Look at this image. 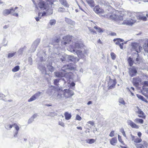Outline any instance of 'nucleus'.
Here are the masks:
<instances>
[{"label": "nucleus", "instance_id": "f257e3e1", "mask_svg": "<svg viewBox=\"0 0 148 148\" xmlns=\"http://www.w3.org/2000/svg\"><path fill=\"white\" fill-rule=\"evenodd\" d=\"M74 43L73 42L71 43L69 47L68 50L69 51L75 53L77 55L79 58H84L85 55L86 54L87 51L84 50L83 52L79 50H76V49H81L84 46V45L82 41L78 40H74Z\"/></svg>", "mask_w": 148, "mask_h": 148}, {"label": "nucleus", "instance_id": "f03ea898", "mask_svg": "<svg viewBox=\"0 0 148 148\" xmlns=\"http://www.w3.org/2000/svg\"><path fill=\"white\" fill-rule=\"evenodd\" d=\"M75 66L72 64H70L64 66L62 68L61 71L55 72L54 75L57 77H64L65 75L69 73L70 71L75 69Z\"/></svg>", "mask_w": 148, "mask_h": 148}, {"label": "nucleus", "instance_id": "7ed1b4c3", "mask_svg": "<svg viewBox=\"0 0 148 148\" xmlns=\"http://www.w3.org/2000/svg\"><path fill=\"white\" fill-rule=\"evenodd\" d=\"M74 95L73 91L69 89L64 90L58 92L57 97L61 99H66Z\"/></svg>", "mask_w": 148, "mask_h": 148}, {"label": "nucleus", "instance_id": "20e7f679", "mask_svg": "<svg viewBox=\"0 0 148 148\" xmlns=\"http://www.w3.org/2000/svg\"><path fill=\"white\" fill-rule=\"evenodd\" d=\"M35 5L36 8H39L42 10H47V8L45 2L42 0H32Z\"/></svg>", "mask_w": 148, "mask_h": 148}, {"label": "nucleus", "instance_id": "39448f33", "mask_svg": "<svg viewBox=\"0 0 148 148\" xmlns=\"http://www.w3.org/2000/svg\"><path fill=\"white\" fill-rule=\"evenodd\" d=\"M134 14V13H131V12H129L128 13V14L130 17L132 16L134 17V16H133V15ZM136 21V20L135 19V18H134V17H133L132 18H129L127 20L124 21H123V24H124L132 25L133 24V23H135Z\"/></svg>", "mask_w": 148, "mask_h": 148}, {"label": "nucleus", "instance_id": "423d86ee", "mask_svg": "<svg viewBox=\"0 0 148 148\" xmlns=\"http://www.w3.org/2000/svg\"><path fill=\"white\" fill-rule=\"evenodd\" d=\"M72 36L69 35L64 36L61 42L62 45H66L67 44H68L72 40Z\"/></svg>", "mask_w": 148, "mask_h": 148}, {"label": "nucleus", "instance_id": "0eeeda50", "mask_svg": "<svg viewBox=\"0 0 148 148\" xmlns=\"http://www.w3.org/2000/svg\"><path fill=\"white\" fill-rule=\"evenodd\" d=\"M131 45L132 47V49H133L137 53L140 52L142 50V47L140 46L136 42L132 43L131 44Z\"/></svg>", "mask_w": 148, "mask_h": 148}, {"label": "nucleus", "instance_id": "6e6552de", "mask_svg": "<svg viewBox=\"0 0 148 148\" xmlns=\"http://www.w3.org/2000/svg\"><path fill=\"white\" fill-rule=\"evenodd\" d=\"M12 10V9H5L3 11L2 14L5 16H6L10 14L13 16L18 17V14L16 13H14L11 12V10Z\"/></svg>", "mask_w": 148, "mask_h": 148}, {"label": "nucleus", "instance_id": "1a4fd4ad", "mask_svg": "<svg viewBox=\"0 0 148 148\" xmlns=\"http://www.w3.org/2000/svg\"><path fill=\"white\" fill-rule=\"evenodd\" d=\"M116 84V82L115 79L113 80L110 79L108 83V89H111L114 88Z\"/></svg>", "mask_w": 148, "mask_h": 148}, {"label": "nucleus", "instance_id": "9d476101", "mask_svg": "<svg viewBox=\"0 0 148 148\" xmlns=\"http://www.w3.org/2000/svg\"><path fill=\"white\" fill-rule=\"evenodd\" d=\"M40 41V40L39 39H37L34 42L31 48V52H34L36 50Z\"/></svg>", "mask_w": 148, "mask_h": 148}, {"label": "nucleus", "instance_id": "9b49d317", "mask_svg": "<svg viewBox=\"0 0 148 148\" xmlns=\"http://www.w3.org/2000/svg\"><path fill=\"white\" fill-rule=\"evenodd\" d=\"M66 62H75L78 61V59L76 58H75L73 56L66 55Z\"/></svg>", "mask_w": 148, "mask_h": 148}, {"label": "nucleus", "instance_id": "f8f14e48", "mask_svg": "<svg viewBox=\"0 0 148 148\" xmlns=\"http://www.w3.org/2000/svg\"><path fill=\"white\" fill-rule=\"evenodd\" d=\"M129 73L131 77H133L136 75L137 73V70L136 68L132 67L129 69Z\"/></svg>", "mask_w": 148, "mask_h": 148}, {"label": "nucleus", "instance_id": "ddd939ff", "mask_svg": "<svg viewBox=\"0 0 148 148\" xmlns=\"http://www.w3.org/2000/svg\"><path fill=\"white\" fill-rule=\"evenodd\" d=\"M142 143L136 144L135 145L137 148H145L144 146L147 147L148 145L147 143L145 141H143Z\"/></svg>", "mask_w": 148, "mask_h": 148}, {"label": "nucleus", "instance_id": "4468645a", "mask_svg": "<svg viewBox=\"0 0 148 148\" xmlns=\"http://www.w3.org/2000/svg\"><path fill=\"white\" fill-rule=\"evenodd\" d=\"M95 12L97 14L103 13L104 10L101 8H100L98 6H95L94 9Z\"/></svg>", "mask_w": 148, "mask_h": 148}, {"label": "nucleus", "instance_id": "2eb2a0df", "mask_svg": "<svg viewBox=\"0 0 148 148\" xmlns=\"http://www.w3.org/2000/svg\"><path fill=\"white\" fill-rule=\"evenodd\" d=\"M138 109V111H137V113L139 114L138 116L140 118H142L143 119H145V113L142 111L138 107H137Z\"/></svg>", "mask_w": 148, "mask_h": 148}, {"label": "nucleus", "instance_id": "dca6fc26", "mask_svg": "<svg viewBox=\"0 0 148 148\" xmlns=\"http://www.w3.org/2000/svg\"><path fill=\"white\" fill-rule=\"evenodd\" d=\"M127 123L128 124L130 125L132 128H134L136 129H138L139 128L138 126L135 123H134L131 120H128Z\"/></svg>", "mask_w": 148, "mask_h": 148}, {"label": "nucleus", "instance_id": "f3484780", "mask_svg": "<svg viewBox=\"0 0 148 148\" xmlns=\"http://www.w3.org/2000/svg\"><path fill=\"white\" fill-rule=\"evenodd\" d=\"M141 81L140 78L139 77L134 78L132 79V82L134 85L137 86L139 83Z\"/></svg>", "mask_w": 148, "mask_h": 148}, {"label": "nucleus", "instance_id": "a211bd4d", "mask_svg": "<svg viewBox=\"0 0 148 148\" xmlns=\"http://www.w3.org/2000/svg\"><path fill=\"white\" fill-rule=\"evenodd\" d=\"M137 57L134 61V63L136 64H138L143 61L142 58L139 56L138 53L137 54Z\"/></svg>", "mask_w": 148, "mask_h": 148}, {"label": "nucleus", "instance_id": "6ab92c4d", "mask_svg": "<svg viewBox=\"0 0 148 148\" xmlns=\"http://www.w3.org/2000/svg\"><path fill=\"white\" fill-rule=\"evenodd\" d=\"M38 67L42 73L47 74V73L45 68V67L42 65H39Z\"/></svg>", "mask_w": 148, "mask_h": 148}, {"label": "nucleus", "instance_id": "aec40b11", "mask_svg": "<svg viewBox=\"0 0 148 148\" xmlns=\"http://www.w3.org/2000/svg\"><path fill=\"white\" fill-rule=\"evenodd\" d=\"M52 63L51 62L49 63V64H47V65L48 69L51 72H52L55 70V68L52 66Z\"/></svg>", "mask_w": 148, "mask_h": 148}, {"label": "nucleus", "instance_id": "412c9836", "mask_svg": "<svg viewBox=\"0 0 148 148\" xmlns=\"http://www.w3.org/2000/svg\"><path fill=\"white\" fill-rule=\"evenodd\" d=\"M59 1L60 3L65 7L67 8L69 7V5L66 0H59Z\"/></svg>", "mask_w": 148, "mask_h": 148}, {"label": "nucleus", "instance_id": "4be33fe9", "mask_svg": "<svg viewBox=\"0 0 148 148\" xmlns=\"http://www.w3.org/2000/svg\"><path fill=\"white\" fill-rule=\"evenodd\" d=\"M37 116L36 114H34L28 120V124H30L34 121V119Z\"/></svg>", "mask_w": 148, "mask_h": 148}, {"label": "nucleus", "instance_id": "5701e85b", "mask_svg": "<svg viewBox=\"0 0 148 148\" xmlns=\"http://www.w3.org/2000/svg\"><path fill=\"white\" fill-rule=\"evenodd\" d=\"M65 20L67 23L71 25L74 26L75 25V22L70 19L66 18Z\"/></svg>", "mask_w": 148, "mask_h": 148}, {"label": "nucleus", "instance_id": "b1692460", "mask_svg": "<svg viewBox=\"0 0 148 148\" xmlns=\"http://www.w3.org/2000/svg\"><path fill=\"white\" fill-rule=\"evenodd\" d=\"M88 3L91 7H93L95 5V2L93 0H86Z\"/></svg>", "mask_w": 148, "mask_h": 148}, {"label": "nucleus", "instance_id": "393cba45", "mask_svg": "<svg viewBox=\"0 0 148 148\" xmlns=\"http://www.w3.org/2000/svg\"><path fill=\"white\" fill-rule=\"evenodd\" d=\"M138 18L140 20H142L143 21H146L147 20L146 16L142 14L139 15L138 16Z\"/></svg>", "mask_w": 148, "mask_h": 148}, {"label": "nucleus", "instance_id": "a878e982", "mask_svg": "<svg viewBox=\"0 0 148 148\" xmlns=\"http://www.w3.org/2000/svg\"><path fill=\"white\" fill-rule=\"evenodd\" d=\"M117 142V139L116 138H112L110 140V144L113 145H115V144Z\"/></svg>", "mask_w": 148, "mask_h": 148}, {"label": "nucleus", "instance_id": "bb28decb", "mask_svg": "<svg viewBox=\"0 0 148 148\" xmlns=\"http://www.w3.org/2000/svg\"><path fill=\"white\" fill-rule=\"evenodd\" d=\"M64 115L65 118L66 120H69L70 119L71 117V115L70 114H69L68 112H66L64 113Z\"/></svg>", "mask_w": 148, "mask_h": 148}, {"label": "nucleus", "instance_id": "cd10ccee", "mask_svg": "<svg viewBox=\"0 0 148 148\" xmlns=\"http://www.w3.org/2000/svg\"><path fill=\"white\" fill-rule=\"evenodd\" d=\"M119 17L118 16L116 15L115 14H112L110 16V19H113L114 20H118V17Z\"/></svg>", "mask_w": 148, "mask_h": 148}, {"label": "nucleus", "instance_id": "c85d7f7f", "mask_svg": "<svg viewBox=\"0 0 148 148\" xmlns=\"http://www.w3.org/2000/svg\"><path fill=\"white\" fill-rule=\"evenodd\" d=\"M87 143L90 144H91L94 143L96 141L95 140L93 139H87L86 140Z\"/></svg>", "mask_w": 148, "mask_h": 148}, {"label": "nucleus", "instance_id": "c756f323", "mask_svg": "<svg viewBox=\"0 0 148 148\" xmlns=\"http://www.w3.org/2000/svg\"><path fill=\"white\" fill-rule=\"evenodd\" d=\"M128 61L130 66H131L133 65V63H134V61L133 60L132 58L130 57H129L128 59Z\"/></svg>", "mask_w": 148, "mask_h": 148}, {"label": "nucleus", "instance_id": "7c9ffc66", "mask_svg": "<svg viewBox=\"0 0 148 148\" xmlns=\"http://www.w3.org/2000/svg\"><path fill=\"white\" fill-rule=\"evenodd\" d=\"M134 121L136 123H140L143 124V120L142 119L138 118H136L134 120Z\"/></svg>", "mask_w": 148, "mask_h": 148}, {"label": "nucleus", "instance_id": "2f4dec72", "mask_svg": "<svg viewBox=\"0 0 148 148\" xmlns=\"http://www.w3.org/2000/svg\"><path fill=\"white\" fill-rule=\"evenodd\" d=\"M143 48L145 52L148 53V42L147 43H145L143 46Z\"/></svg>", "mask_w": 148, "mask_h": 148}, {"label": "nucleus", "instance_id": "473e14b6", "mask_svg": "<svg viewBox=\"0 0 148 148\" xmlns=\"http://www.w3.org/2000/svg\"><path fill=\"white\" fill-rule=\"evenodd\" d=\"M25 47H23L20 48L18 51L17 53L19 55H22L23 53V51H24Z\"/></svg>", "mask_w": 148, "mask_h": 148}, {"label": "nucleus", "instance_id": "72a5a7b5", "mask_svg": "<svg viewBox=\"0 0 148 148\" xmlns=\"http://www.w3.org/2000/svg\"><path fill=\"white\" fill-rule=\"evenodd\" d=\"M142 141V139L136 137L135 138L134 142L136 143H139L141 142Z\"/></svg>", "mask_w": 148, "mask_h": 148}, {"label": "nucleus", "instance_id": "f704fd0d", "mask_svg": "<svg viewBox=\"0 0 148 148\" xmlns=\"http://www.w3.org/2000/svg\"><path fill=\"white\" fill-rule=\"evenodd\" d=\"M56 20L55 19L51 20L49 23V24L51 25H55L56 23Z\"/></svg>", "mask_w": 148, "mask_h": 148}, {"label": "nucleus", "instance_id": "c9c22d12", "mask_svg": "<svg viewBox=\"0 0 148 148\" xmlns=\"http://www.w3.org/2000/svg\"><path fill=\"white\" fill-rule=\"evenodd\" d=\"M66 55H64L62 56V58H60L61 60L64 63H66Z\"/></svg>", "mask_w": 148, "mask_h": 148}, {"label": "nucleus", "instance_id": "e433bc0d", "mask_svg": "<svg viewBox=\"0 0 148 148\" xmlns=\"http://www.w3.org/2000/svg\"><path fill=\"white\" fill-rule=\"evenodd\" d=\"M36 99V97H35V96L34 95L28 100V101L29 102H30L34 101Z\"/></svg>", "mask_w": 148, "mask_h": 148}, {"label": "nucleus", "instance_id": "4c0bfd02", "mask_svg": "<svg viewBox=\"0 0 148 148\" xmlns=\"http://www.w3.org/2000/svg\"><path fill=\"white\" fill-rule=\"evenodd\" d=\"M13 127V124H6L5 125V128L7 130H10Z\"/></svg>", "mask_w": 148, "mask_h": 148}, {"label": "nucleus", "instance_id": "58836bf2", "mask_svg": "<svg viewBox=\"0 0 148 148\" xmlns=\"http://www.w3.org/2000/svg\"><path fill=\"white\" fill-rule=\"evenodd\" d=\"M18 8L17 7H16L14 9L12 8H11L10 9H12L11 10V12H12L14 13H16L18 14V13H17V11L16 10Z\"/></svg>", "mask_w": 148, "mask_h": 148}, {"label": "nucleus", "instance_id": "ea45409f", "mask_svg": "<svg viewBox=\"0 0 148 148\" xmlns=\"http://www.w3.org/2000/svg\"><path fill=\"white\" fill-rule=\"evenodd\" d=\"M57 114L54 112H50L48 115V116H56Z\"/></svg>", "mask_w": 148, "mask_h": 148}, {"label": "nucleus", "instance_id": "a19ab883", "mask_svg": "<svg viewBox=\"0 0 148 148\" xmlns=\"http://www.w3.org/2000/svg\"><path fill=\"white\" fill-rule=\"evenodd\" d=\"M19 69V66H16L12 69V71L14 72H16L18 71Z\"/></svg>", "mask_w": 148, "mask_h": 148}, {"label": "nucleus", "instance_id": "79ce46f5", "mask_svg": "<svg viewBox=\"0 0 148 148\" xmlns=\"http://www.w3.org/2000/svg\"><path fill=\"white\" fill-rule=\"evenodd\" d=\"M60 79H56L54 80V84L56 86H58L59 85L58 82Z\"/></svg>", "mask_w": 148, "mask_h": 148}, {"label": "nucleus", "instance_id": "37998d69", "mask_svg": "<svg viewBox=\"0 0 148 148\" xmlns=\"http://www.w3.org/2000/svg\"><path fill=\"white\" fill-rule=\"evenodd\" d=\"M13 127H14L16 131H19V127L16 123H14V124H13Z\"/></svg>", "mask_w": 148, "mask_h": 148}, {"label": "nucleus", "instance_id": "c03bdc74", "mask_svg": "<svg viewBox=\"0 0 148 148\" xmlns=\"http://www.w3.org/2000/svg\"><path fill=\"white\" fill-rule=\"evenodd\" d=\"M94 28L96 29L97 31L99 32L100 33L103 32V31L99 27L97 26H95L94 27Z\"/></svg>", "mask_w": 148, "mask_h": 148}, {"label": "nucleus", "instance_id": "a18cd8bd", "mask_svg": "<svg viewBox=\"0 0 148 148\" xmlns=\"http://www.w3.org/2000/svg\"><path fill=\"white\" fill-rule=\"evenodd\" d=\"M58 11L60 12H64L65 11V10L64 8H59L58 9Z\"/></svg>", "mask_w": 148, "mask_h": 148}, {"label": "nucleus", "instance_id": "49530a36", "mask_svg": "<svg viewBox=\"0 0 148 148\" xmlns=\"http://www.w3.org/2000/svg\"><path fill=\"white\" fill-rule=\"evenodd\" d=\"M41 94V92H38L35 93L34 95L35 96V97H36V98L37 99L40 95Z\"/></svg>", "mask_w": 148, "mask_h": 148}, {"label": "nucleus", "instance_id": "de8ad7c7", "mask_svg": "<svg viewBox=\"0 0 148 148\" xmlns=\"http://www.w3.org/2000/svg\"><path fill=\"white\" fill-rule=\"evenodd\" d=\"M119 103L123 105H124L125 104V102L123 98H120L119 99Z\"/></svg>", "mask_w": 148, "mask_h": 148}, {"label": "nucleus", "instance_id": "09e8293b", "mask_svg": "<svg viewBox=\"0 0 148 148\" xmlns=\"http://www.w3.org/2000/svg\"><path fill=\"white\" fill-rule=\"evenodd\" d=\"M110 56L112 59L114 60L116 58V55L113 52H111L110 53Z\"/></svg>", "mask_w": 148, "mask_h": 148}, {"label": "nucleus", "instance_id": "8fccbe9b", "mask_svg": "<svg viewBox=\"0 0 148 148\" xmlns=\"http://www.w3.org/2000/svg\"><path fill=\"white\" fill-rule=\"evenodd\" d=\"M118 140L119 141L121 142L122 144L123 145H125V144L124 143L123 141H122V139L121 138V136H120L119 135H118Z\"/></svg>", "mask_w": 148, "mask_h": 148}, {"label": "nucleus", "instance_id": "3c124183", "mask_svg": "<svg viewBox=\"0 0 148 148\" xmlns=\"http://www.w3.org/2000/svg\"><path fill=\"white\" fill-rule=\"evenodd\" d=\"M16 53V52H15L14 53H9L8 54V58H11L14 56L15 55Z\"/></svg>", "mask_w": 148, "mask_h": 148}, {"label": "nucleus", "instance_id": "603ef678", "mask_svg": "<svg viewBox=\"0 0 148 148\" xmlns=\"http://www.w3.org/2000/svg\"><path fill=\"white\" fill-rule=\"evenodd\" d=\"M58 124L61 126L64 127V123L62 121H59L58 122Z\"/></svg>", "mask_w": 148, "mask_h": 148}, {"label": "nucleus", "instance_id": "864d4df0", "mask_svg": "<svg viewBox=\"0 0 148 148\" xmlns=\"http://www.w3.org/2000/svg\"><path fill=\"white\" fill-rule=\"evenodd\" d=\"M136 95H137V97L139 99H141L142 100H143L144 98L143 96H142L141 95H140L137 94Z\"/></svg>", "mask_w": 148, "mask_h": 148}, {"label": "nucleus", "instance_id": "5fc2aeb1", "mask_svg": "<svg viewBox=\"0 0 148 148\" xmlns=\"http://www.w3.org/2000/svg\"><path fill=\"white\" fill-rule=\"evenodd\" d=\"M119 40L120 42H122L124 41V40L123 39H121V38H117L114 39L113 40V41H114V42H115V41H116V40Z\"/></svg>", "mask_w": 148, "mask_h": 148}, {"label": "nucleus", "instance_id": "6e6d98bb", "mask_svg": "<svg viewBox=\"0 0 148 148\" xmlns=\"http://www.w3.org/2000/svg\"><path fill=\"white\" fill-rule=\"evenodd\" d=\"M88 28L91 32L92 33L94 34H96V32L94 29H90V28L89 27H88Z\"/></svg>", "mask_w": 148, "mask_h": 148}, {"label": "nucleus", "instance_id": "4d7b16f0", "mask_svg": "<svg viewBox=\"0 0 148 148\" xmlns=\"http://www.w3.org/2000/svg\"><path fill=\"white\" fill-rule=\"evenodd\" d=\"M144 86H148V81H145L144 82L143 84Z\"/></svg>", "mask_w": 148, "mask_h": 148}, {"label": "nucleus", "instance_id": "13d9d810", "mask_svg": "<svg viewBox=\"0 0 148 148\" xmlns=\"http://www.w3.org/2000/svg\"><path fill=\"white\" fill-rule=\"evenodd\" d=\"M76 119L79 121H80L81 119V117L79 115H77L76 116Z\"/></svg>", "mask_w": 148, "mask_h": 148}, {"label": "nucleus", "instance_id": "bf43d9fd", "mask_svg": "<svg viewBox=\"0 0 148 148\" xmlns=\"http://www.w3.org/2000/svg\"><path fill=\"white\" fill-rule=\"evenodd\" d=\"M114 131H112L110 133V134L109 135V136H110L111 137H112L113 136H114Z\"/></svg>", "mask_w": 148, "mask_h": 148}, {"label": "nucleus", "instance_id": "052dcab7", "mask_svg": "<svg viewBox=\"0 0 148 148\" xmlns=\"http://www.w3.org/2000/svg\"><path fill=\"white\" fill-rule=\"evenodd\" d=\"M124 44L123 43H120L119 45V46L120 48L122 49L123 48V45Z\"/></svg>", "mask_w": 148, "mask_h": 148}, {"label": "nucleus", "instance_id": "680f3d73", "mask_svg": "<svg viewBox=\"0 0 148 148\" xmlns=\"http://www.w3.org/2000/svg\"><path fill=\"white\" fill-rule=\"evenodd\" d=\"M131 137L132 138V140L134 141V140H135V138L136 137L133 136L132 134H131L130 135Z\"/></svg>", "mask_w": 148, "mask_h": 148}, {"label": "nucleus", "instance_id": "e2e57ef3", "mask_svg": "<svg viewBox=\"0 0 148 148\" xmlns=\"http://www.w3.org/2000/svg\"><path fill=\"white\" fill-rule=\"evenodd\" d=\"M115 42V44L116 45H119V44L120 43V41L118 40H117Z\"/></svg>", "mask_w": 148, "mask_h": 148}, {"label": "nucleus", "instance_id": "0e129e2a", "mask_svg": "<svg viewBox=\"0 0 148 148\" xmlns=\"http://www.w3.org/2000/svg\"><path fill=\"white\" fill-rule=\"evenodd\" d=\"M109 34L110 35L112 36H114L116 35V34L114 32H111Z\"/></svg>", "mask_w": 148, "mask_h": 148}, {"label": "nucleus", "instance_id": "69168bd1", "mask_svg": "<svg viewBox=\"0 0 148 148\" xmlns=\"http://www.w3.org/2000/svg\"><path fill=\"white\" fill-rule=\"evenodd\" d=\"M118 17V20H123V18L121 16H119Z\"/></svg>", "mask_w": 148, "mask_h": 148}, {"label": "nucleus", "instance_id": "338daca9", "mask_svg": "<svg viewBox=\"0 0 148 148\" xmlns=\"http://www.w3.org/2000/svg\"><path fill=\"white\" fill-rule=\"evenodd\" d=\"M88 123L90 124L91 125H94L93 122L92 121H88Z\"/></svg>", "mask_w": 148, "mask_h": 148}, {"label": "nucleus", "instance_id": "774afa93", "mask_svg": "<svg viewBox=\"0 0 148 148\" xmlns=\"http://www.w3.org/2000/svg\"><path fill=\"white\" fill-rule=\"evenodd\" d=\"M75 85V84L74 82H72L70 84V86H74Z\"/></svg>", "mask_w": 148, "mask_h": 148}]
</instances>
